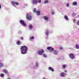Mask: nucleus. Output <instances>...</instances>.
<instances>
[{
	"label": "nucleus",
	"mask_w": 79,
	"mask_h": 79,
	"mask_svg": "<svg viewBox=\"0 0 79 79\" xmlns=\"http://www.w3.org/2000/svg\"><path fill=\"white\" fill-rule=\"evenodd\" d=\"M75 47L77 49H79V45L78 44H76L75 46Z\"/></svg>",
	"instance_id": "obj_14"
},
{
	"label": "nucleus",
	"mask_w": 79,
	"mask_h": 79,
	"mask_svg": "<svg viewBox=\"0 0 79 79\" xmlns=\"http://www.w3.org/2000/svg\"><path fill=\"white\" fill-rule=\"evenodd\" d=\"M0 69H1L2 67L3 66V63H0Z\"/></svg>",
	"instance_id": "obj_16"
},
{
	"label": "nucleus",
	"mask_w": 79,
	"mask_h": 79,
	"mask_svg": "<svg viewBox=\"0 0 79 79\" xmlns=\"http://www.w3.org/2000/svg\"><path fill=\"white\" fill-rule=\"evenodd\" d=\"M73 5L74 6L77 5V3L76 2H74L73 3Z\"/></svg>",
	"instance_id": "obj_15"
},
{
	"label": "nucleus",
	"mask_w": 79,
	"mask_h": 79,
	"mask_svg": "<svg viewBox=\"0 0 79 79\" xmlns=\"http://www.w3.org/2000/svg\"><path fill=\"white\" fill-rule=\"evenodd\" d=\"M75 15H76L75 14H74V13H73V16H75Z\"/></svg>",
	"instance_id": "obj_34"
},
{
	"label": "nucleus",
	"mask_w": 79,
	"mask_h": 79,
	"mask_svg": "<svg viewBox=\"0 0 79 79\" xmlns=\"http://www.w3.org/2000/svg\"><path fill=\"white\" fill-rule=\"evenodd\" d=\"M69 57L71 59H74V54L73 53L70 54H69Z\"/></svg>",
	"instance_id": "obj_6"
},
{
	"label": "nucleus",
	"mask_w": 79,
	"mask_h": 79,
	"mask_svg": "<svg viewBox=\"0 0 79 79\" xmlns=\"http://www.w3.org/2000/svg\"><path fill=\"white\" fill-rule=\"evenodd\" d=\"M34 39V36H32L30 38V40H32V39Z\"/></svg>",
	"instance_id": "obj_25"
},
{
	"label": "nucleus",
	"mask_w": 79,
	"mask_h": 79,
	"mask_svg": "<svg viewBox=\"0 0 79 79\" xmlns=\"http://www.w3.org/2000/svg\"><path fill=\"white\" fill-rule=\"evenodd\" d=\"M20 39H21V40H23V37H20Z\"/></svg>",
	"instance_id": "obj_32"
},
{
	"label": "nucleus",
	"mask_w": 79,
	"mask_h": 79,
	"mask_svg": "<svg viewBox=\"0 0 79 79\" xmlns=\"http://www.w3.org/2000/svg\"><path fill=\"white\" fill-rule=\"evenodd\" d=\"M44 3H48V1L46 0L44 1Z\"/></svg>",
	"instance_id": "obj_22"
},
{
	"label": "nucleus",
	"mask_w": 79,
	"mask_h": 79,
	"mask_svg": "<svg viewBox=\"0 0 79 79\" xmlns=\"http://www.w3.org/2000/svg\"><path fill=\"white\" fill-rule=\"evenodd\" d=\"M64 18L66 20H68L69 19H68V16H64Z\"/></svg>",
	"instance_id": "obj_17"
},
{
	"label": "nucleus",
	"mask_w": 79,
	"mask_h": 79,
	"mask_svg": "<svg viewBox=\"0 0 79 79\" xmlns=\"http://www.w3.org/2000/svg\"><path fill=\"white\" fill-rule=\"evenodd\" d=\"M65 75L66 74L64 73L63 72H61L60 74V75L61 77H64V76H65Z\"/></svg>",
	"instance_id": "obj_8"
},
{
	"label": "nucleus",
	"mask_w": 79,
	"mask_h": 79,
	"mask_svg": "<svg viewBox=\"0 0 79 79\" xmlns=\"http://www.w3.org/2000/svg\"><path fill=\"white\" fill-rule=\"evenodd\" d=\"M66 65L64 64L63 65V68H64V69L66 68Z\"/></svg>",
	"instance_id": "obj_21"
},
{
	"label": "nucleus",
	"mask_w": 79,
	"mask_h": 79,
	"mask_svg": "<svg viewBox=\"0 0 79 79\" xmlns=\"http://www.w3.org/2000/svg\"><path fill=\"white\" fill-rule=\"evenodd\" d=\"M48 33H49V32L48 31H46L45 33V35H48Z\"/></svg>",
	"instance_id": "obj_20"
},
{
	"label": "nucleus",
	"mask_w": 79,
	"mask_h": 79,
	"mask_svg": "<svg viewBox=\"0 0 79 79\" xmlns=\"http://www.w3.org/2000/svg\"><path fill=\"white\" fill-rule=\"evenodd\" d=\"M48 69L49 70H51V71H52V72H53V71H54V70L53 69V68H52L51 67H49Z\"/></svg>",
	"instance_id": "obj_10"
},
{
	"label": "nucleus",
	"mask_w": 79,
	"mask_h": 79,
	"mask_svg": "<svg viewBox=\"0 0 79 79\" xmlns=\"http://www.w3.org/2000/svg\"><path fill=\"white\" fill-rule=\"evenodd\" d=\"M64 72H65V73H67V70H64Z\"/></svg>",
	"instance_id": "obj_36"
},
{
	"label": "nucleus",
	"mask_w": 79,
	"mask_h": 79,
	"mask_svg": "<svg viewBox=\"0 0 79 79\" xmlns=\"http://www.w3.org/2000/svg\"><path fill=\"white\" fill-rule=\"evenodd\" d=\"M3 71L6 74H8V71H7V70H6V69L3 70Z\"/></svg>",
	"instance_id": "obj_11"
},
{
	"label": "nucleus",
	"mask_w": 79,
	"mask_h": 79,
	"mask_svg": "<svg viewBox=\"0 0 79 79\" xmlns=\"http://www.w3.org/2000/svg\"><path fill=\"white\" fill-rule=\"evenodd\" d=\"M43 56H44V57H47V55L44 54L43 55Z\"/></svg>",
	"instance_id": "obj_27"
},
{
	"label": "nucleus",
	"mask_w": 79,
	"mask_h": 79,
	"mask_svg": "<svg viewBox=\"0 0 79 79\" xmlns=\"http://www.w3.org/2000/svg\"><path fill=\"white\" fill-rule=\"evenodd\" d=\"M44 52V50L42 49L41 51H38V53L40 55H42L43 53Z\"/></svg>",
	"instance_id": "obj_5"
},
{
	"label": "nucleus",
	"mask_w": 79,
	"mask_h": 79,
	"mask_svg": "<svg viewBox=\"0 0 79 79\" xmlns=\"http://www.w3.org/2000/svg\"><path fill=\"white\" fill-rule=\"evenodd\" d=\"M1 77H3L4 76V74L2 73L0 75Z\"/></svg>",
	"instance_id": "obj_26"
},
{
	"label": "nucleus",
	"mask_w": 79,
	"mask_h": 79,
	"mask_svg": "<svg viewBox=\"0 0 79 79\" xmlns=\"http://www.w3.org/2000/svg\"><path fill=\"white\" fill-rule=\"evenodd\" d=\"M76 19H73V22L75 23V22H76Z\"/></svg>",
	"instance_id": "obj_29"
},
{
	"label": "nucleus",
	"mask_w": 79,
	"mask_h": 79,
	"mask_svg": "<svg viewBox=\"0 0 79 79\" xmlns=\"http://www.w3.org/2000/svg\"><path fill=\"white\" fill-rule=\"evenodd\" d=\"M19 22L20 23H21V24H23V26H24V27H26V24L24 23V21L23 20H21L19 21Z\"/></svg>",
	"instance_id": "obj_4"
},
{
	"label": "nucleus",
	"mask_w": 79,
	"mask_h": 79,
	"mask_svg": "<svg viewBox=\"0 0 79 79\" xmlns=\"http://www.w3.org/2000/svg\"><path fill=\"white\" fill-rule=\"evenodd\" d=\"M2 7V6H1V4H0V9H1V7Z\"/></svg>",
	"instance_id": "obj_38"
},
{
	"label": "nucleus",
	"mask_w": 79,
	"mask_h": 79,
	"mask_svg": "<svg viewBox=\"0 0 79 79\" xmlns=\"http://www.w3.org/2000/svg\"><path fill=\"white\" fill-rule=\"evenodd\" d=\"M69 3L67 4L66 6H69Z\"/></svg>",
	"instance_id": "obj_33"
},
{
	"label": "nucleus",
	"mask_w": 79,
	"mask_h": 79,
	"mask_svg": "<svg viewBox=\"0 0 79 79\" xmlns=\"http://www.w3.org/2000/svg\"><path fill=\"white\" fill-rule=\"evenodd\" d=\"M26 18L27 19H28L29 21H31L32 19V17L31 15H29V14H26Z\"/></svg>",
	"instance_id": "obj_2"
},
{
	"label": "nucleus",
	"mask_w": 79,
	"mask_h": 79,
	"mask_svg": "<svg viewBox=\"0 0 79 79\" xmlns=\"http://www.w3.org/2000/svg\"><path fill=\"white\" fill-rule=\"evenodd\" d=\"M37 15H39L40 14V12L39 11H36V12Z\"/></svg>",
	"instance_id": "obj_18"
},
{
	"label": "nucleus",
	"mask_w": 79,
	"mask_h": 79,
	"mask_svg": "<svg viewBox=\"0 0 79 79\" xmlns=\"http://www.w3.org/2000/svg\"><path fill=\"white\" fill-rule=\"evenodd\" d=\"M36 66H38V64H37V63H36Z\"/></svg>",
	"instance_id": "obj_37"
},
{
	"label": "nucleus",
	"mask_w": 79,
	"mask_h": 79,
	"mask_svg": "<svg viewBox=\"0 0 79 79\" xmlns=\"http://www.w3.org/2000/svg\"><path fill=\"white\" fill-rule=\"evenodd\" d=\"M47 49L48 50H49V52H52V51H53V50H54V48L51 47H48Z\"/></svg>",
	"instance_id": "obj_3"
},
{
	"label": "nucleus",
	"mask_w": 79,
	"mask_h": 79,
	"mask_svg": "<svg viewBox=\"0 0 79 79\" xmlns=\"http://www.w3.org/2000/svg\"><path fill=\"white\" fill-rule=\"evenodd\" d=\"M21 53L22 54H26L27 51V47L26 46H22L20 48Z\"/></svg>",
	"instance_id": "obj_1"
},
{
	"label": "nucleus",
	"mask_w": 79,
	"mask_h": 79,
	"mask_svg": "<svg viewBox=\"0 0 79 79\" xmlns=\"http://www.w3.org/2000/svg\"><path fill=\"white\" fill-rule=\"evenodd\" d=\"M52 15H54V14H55V13L54 12H52Z\"/></svg>",
	"instance_id": "obj_35"
},
{
	"label": "nucleus",
	"mask_w": 79,
	"mask_h": 79,
	"mask_svg": "<svg viewBox=\"0 0 79 79\" xmlns=\"http://www.w3.org/2000/svg\"><path fill=\"white\" fill-rule=\"evenodd\" d=\"M43 18L44 19H45L46 21H47V20L48 19V18H47V17L45 16H44V17H43Z\"/></svg>",
	"instance_id": "obj_12"
},
{
	"label": "nucleus",
	"mask_w": 79,
	"mask_h": 79,
	"mask_svg": "<svg viewBox=\"0 0 79 79\" xmlns=\"http://www.w3.org/2000/svg\"><path fill=\"white\" fill-rule=\"evenodd\" d=\"M36 9L35 8L33 10V12H34V13H36Z\"/></svg>",
	"instance_id": "obj_23"
},
{
	"label": "nucleus",
	"mask_w": 79,
	"mask_h": 79,
	"mask_svg": "<svg viewBox=\"0 0 79 79\" xmlns=\"http://www.w3.org/2000/svg\"><path fill=\"white\" fill-rule=\"evenodd\" d=\"M29 28H30V29H31L32 28V25H30L29 26Z\"/></svg>",
	"instance_id": "obj_24"
},
{
	"label": "nucleus",
	"mask_w": 79,
	"mask_h": 79,
	"mask_svg": "<svg viewBox=\"0 0 79 79\" xmlns=\"http://www.w3.org/2000/svg\"><path fill=\"white\" fill-rule=\"evenodd\" d=\"M12 5H18V3L17 2H15L13 1L11 2Z\"/></svg>",
	"instance_id": "obj_9"
},
{
	"label": "nucleus",
	"mask_w": 79,
	"mask_h": 79,
	"mask_svg": "<svg viewBox=\"0 0 79 79\" xmlns=\"http://www.w3.org/2000/svg\"><path fill=\"white\" fill-rule=\"evenodd\" d=\"M8 79H10V78H8Z\"/></svg>",
	"instance_id": "obj_39"
},
{
	"label": "nucleus",
	"mask_w": 79,
	"mask_h": 79,
	"mask_svg": "<svg viewBox=\"0 0 79 79\" xmlns=\"http://www.w3.org/2000/svg\"><path fill=\"white\" fill-rule=\"evenodd\" d=\"M16 44L18 45H19V44H20V42L19 41H17L16 43Z\"/></svg>",
	"instance_id": "obj_19"
},
{
	"label": "nucleus",
	"mask_w": 79,
	"mask_h": 79,
	"mask_svg": "<svg viewBox=\"0 0 79 79\" xmlns=\"http://www.w3.org/2000/svg\"><path fill=\"white\" fill-rule=\"evenodd\" d=\"M77 25H79V21H78L77 23Z\"/></svg>",
	"instance_id": "obj_31"
},
{
	"label": "nucleus",
	"mask_w": 79,
	"mask_h": 79,
	"mask_svg": "<svg viewBox=\"0 0 79 79\" xmlns=\"http://www.w3.org/2000/svg\"><path fill=\"white\" fill-rule=\"evenodd\" d=\"M38 2L39 3H40L41 2V0H39Z\"/></svg>",
	"instance_id": "obj_28"
},
{
	"label": "nucleus",
	"mask_w": 79,
	"mask_h": 79,
	"mask_svg": "<svg viewBox=\"0 0 79 79\" xmlns=\"http://www.w3.org/2000/svg\"><path fill=\"white\" fill-rule=\"evenodd\" d=\"M53 53L54 54H55V55H56V54L58 53V51H57L56 50H55L54 51Z\"/></svg>",
	"instance_id": "obj_13"
},
{
	"label": "nucleus",
	"mask_w": 79,
	"mask_h": 79,
	"mask_svg": "<svg viewBox=\"0 0 79 79\" xmlns=\"http://www.w3.org/2000/svg\"><path fill=\"white\" fill-rule=\"evenodd\" d=\"M60 49V50H62L63 49V47H60V48H59Z\"/></svg>",
	"instance_id": "obj_30"
},
{
	"label": "nucleus",
	"mask_w": 79,
	"mask_h": 79,
	"mask_svg": "<svg viewBox=\"0 0 79 79\" xmlns=\"http://www.w3.org/2000/svg\"><path fill=\"white\" fill-rule=\"evenodd\" d=\"M32 2L33 4H35L36 5H37L38 3L37 0H32Z\"/></svg>",
	"instance_id": "obj_7"
}]
</instances>
